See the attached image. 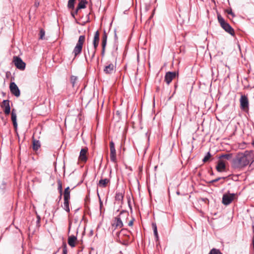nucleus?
<instances>
[{"label":"nucleus","instance_id":"29","mask_svg":"<svg viewBox=\"0 0 254 254\" xmlns=\"http://www.w3.org/2000/svg\"><path fill=\"white\" fill-rule=\"evenodd\" d=\"M64 196L70 197V189L69 187L65 189L64 192Z\"/></svg>","mask_w":254,"mask_h":254},{"label":"nucleus","instance_id":"36","mask_svg":"<svg viewBox=\"0 0 254 254\" xmlns=\"http://www.w3.org/2000/svg\"><path fill=\"white\" fill-rule=\"evenodd\" d=\"M113 227H119L121 228L123 226V223H114L113 224Z\"/></svg>","mask_w":254,"mask_h":254},{"label":"nucleus","instance_id":"12","mask_svg":"<svg viewBox=\"0 0 254 254\" xmlns=\"http://www.w3.org/2000/svg\"><path fill=\"white\" fill-rule=\"evenodd\" d=\"M1 107L3 109L5 115L9 114L10 112V107L9 106V101L8 100H3L1 105Z\"/></svg>","mask_w":254,"mask_h":254},{"label":"nucleus","instance_id":"2","mask_svg":"<svg viewBox=\"0 0 254 254\" xmlns=\"http://www.w3.org/2000/svg\"><path fill=\"white\" fill-rule=\"evenodd\" d=\"M85 35H80L79 37L76 46L74 48L72 51V54L74 55V59H75L81 54L83 48V45L85 42Z\"/></svg>","mask_w":254,"mask_h":254},{"label":"nucleus","instance_id":"8","mask_svg":"<svg viewBox=\"0 0 254 254\" xmlns=\"http://www.w3.org/2000/svg\"><path fill=\"white\" fill-rule=\"evenodd\" d=\"M241 109L244 111L249 109V100L247 96L242 95L240 99Z\"/></svg>","mask_w":254,"mask_h":254},{"label":"nucleus","instance_id":"52","mask_svg":"<svg viewBox=\"0 0 254 254\" xmlns=\"http://www.w3.org/2000/svg\"><path fill=\"white\" fill-rule=\"evenodd\" d=\"M252 163H254V160L252 162Z\"/></svg>","mask_w":254,"mask_h":254},{"label":"nucleus","instance_id":"3","mask_svg":"<svg viewBox=\"0 0 254 254\" xmlns=\"http://www.w3.org/2000/svg\"><path fill=\"white\" fill-rule=\"evenodd\" d=\"M217 18L221 27L227 33L232 36H234L235 31L231 25L221 16L220 14L217 15Z\"/></svg>","mask_w":254,"mask_h":254},{"label":"nucleus","instance_id":"19","mask_svg":"<svg viewBox=\"0 0 254 254\" xmlns=\"http://www.w3.org/2000/svg\"><path fill=\"white\" fill-rule=\"evenodd\" d=\"M124 198V194L122 192H116L115 195V200L116 201H121V203L123 204Z\"/></svg>","mask_w":254,"mask_h":254},{"label":"nucleus","instance_id":"6","mask_svg":"<svg viewBox=\"0 0 254 254\" xmlns=\"http://www.w3.org/2000/svg\"><path fill=\"white\" fill-rule=\"evenodd\" d=\"M128 216L129 214L127 211H121L119 215L116 217V222H127Z\"/></svg>","mask_w":254,"mask_h":254},{"label":"nucleus","instance_id":"51","mask_svg":"<svg viewBox=\"0 0 254 254\" xmlns=\"http://www.w3.org/2000/svg\"><path fill=\"white\" fill-rule=\"evenodd\" d=\"M253 145H254V141L253 142Z\"/></svg>","mask_w":254,"mask_h":254},{"label":"nucleus","instance_id":"13","mask_svg":"<svg viewBox=\"0 0 254 254\" xmlns=\"http://www.w3.org/2000/svg\"><path fill=\"white\" fill-rule=\"evenodd\" d=\"M110 183V180L109 179L103 178L102 176L101 179L97 184V185L100 188H106Z\"/></svg>","mask_w":254,"mask_h":254},{"label":"nucleus","instance_id":"40","mask_svg":"<svg viewBox=\"0 0 254 254\" xmlns=\"http://www.w3.org/2000/svg\"><path fill=\"white\" fill-rule=\"evenodd\" d=\"M62 195H63V193H62V194L60 193V195L58 198L59 202H60L61 201V200L62 199Z\"/></svg>","mask_w":254,"mask_h":254},{"label":"nucleus","instance_id":"28","mask_svg":"<svg viewBox=\"0 0 254 254\" xmlns=\"http://www.w3.org/2000/svg\"><path fill=\"white\" fill-rule=\"evenodd\" d=\"M58 190H59V193H63V187L62 183L60 180H58Z\"/></svg>","mask_w":254,"mask_h":254},{"label":"nucleus","instance_id":"14","mask_svg":"<svg viewBox=\"0 0 254 254\" xmlns=\"http://www.w3.org/2000/svg\"><path fill=\"white\" fill-rule=\"evenodd\" d=\"M87 152V148H84L81 149L80 152V154L79 156V160L83 162H86L87 160V158L86 156V153Z\"/></svg>","mask_w":254,"mask_h":254},{"label":"nucleus","instance_id":"41","mask_svg":"<svg viewBox=\"0 0 254 254\" xmlns=\"http://www.w3.org/2000/svg\"><path fill=\"white\" fill-rule=\"evenodd\" d=\"M34 5L36 7H38L39 5V2L35 1V2L34 3Z\"/></svg>","mask_w":254,"mask_h":254},{"label":"nucleus","instance_id":"16","mask_svg":"<svg viewBox=\"0 0 254 254\" xmlns=\"http://www.w3.org/2000/svg\"><path fill=\"white\" fill-rule=\"evenodd\" d=\"M216 170L219 172H221L225 170L226 164L222 160H219L216 167Z\"/></svg>","mask_w":254,"mask_h":254},{"label":"nucleus","instance_id":"11","mask_svg":"<svg viewBox=\"0 0 254 254\" xmlns=\"http://www.w3.org/2000/svg\"><path fill=\"white\" fill-rule=\"evenodd\" d=\"M103 71L106 74H112L115 71V67L114 64L108 62L107 63L106 65L105 66Z\"/></svg>","mask_w":254,"mask_h":254},{"label":"nucleus","instance_id":"27","mask_svg":"<svg viewBox=\"0 0 254 254\" xmlns=\"http://www.w3.org/2000/svg\"><path fill=\"white\" fill-rule=\"evenodd\" d=\"M96 50H97V49H95V48H93L91 50L90 52L88 51V54H89V55L91 60L92 59H93L94 57H95V53H96Z\"/></svg>","mask_w":254,"mask_h":254},{"label":"nucleus","instance_id":"26","mask_svg":"<svg viewBox=\"0 0 254 254\" xmlns=\"http://www.w3.org/2000/svg\"><path fill=\"white\" fill-rule=\"evenodd\" d=\"M152 228L153 229L154 234L156 238V240L158 239V234L157 232V228L155 223L152 224Z\"/></svg>","mask_w":254,"mask_h":254},{"label":"nucleus","instance_id":"18","mask_svg":"<svg viewBox=\"0 0 254 254\" xmlns=\"http://www.w3.org/2000/svg\"><path fill=\"white\" fill-rule=\"evenodd\" d=\"M11 115V121H12L13 127L15 129H16L17 127V124L16 122V114L14 109L12 110Z\"/></svg>","mask_w":254,"mask_h":254},{"label":"nucleus","instance_id":"15","mask_svg":"<svg viewBox=\"0 0 254 254\" xmlns=\"http://www.w3.org/2000/svg\"><path fill=\"white\" fill-rule=\"evenodd\" d=\"M99 36L100 34L99 31H96L95 33L93 41V48H95V49H97L100 40Z\"/></svg>","mask_w":254,"mask_h":254},{"label":"nucleus","instance_id":"24","mask_svg":"<svg viewBox=\"0 0 254 254\" xmlns=\"http://www.w3.org/2000/svg\"><path fill=\"white\" fill-rule=\"evenodd\" d=\"M107 42V34L105 30L104 31V33L102 37V45L106 46Z\"/></svg>","mask_w":254,"mask_h":254},{"label":"nucleus","instance_id":"4","mask_svg":"<svg viewBox=\"0 0 254 254\" xmlns=\"http://www.w3.org/2000/svg\"><path fill=\"white\" fill-rule=\"evenodd\" d=\"M13 62L18 69L23 70L25 68L26 64L20 58L14 57Z\"/></svg>","mask_w":254,"mask_h":254},{"label":"nucleus","instance_id":"31","mask_svg":"<svg viewBox=\"0 0 254 254\" xmlns=\"http://www.w3.org/2000/svg\"><path fill=\"white\" fill-rule=\"evenodd\" d=\"M211 155L209 152H208L206 154V155L205 156L204 158L203 159L202 161L203 162H206L209 160L210 158L211 157Z\"/></svg>","mask_w":254,"mask_h":254},{"label":"nucleus","instance_id":"10","mask_svg":"<svg viewBox=\"0 0 254 254\" xmlns=\"http://www.w3.org/2000/svg\"><path fill=\"white\" fill-rule=\"evenodd\" d=\"M11 93L15 96L18 97L20 95V91L17 85L13 82H11L9 85Z\"/></svg>","mask_w":254,"mask_h":254},{"label":"nucleus","instance_id":"7","mask_svg":"<svg viewBox=\"0 0 254 254\" xmlns=\"http://www.w3.org/2000/svg\"><path fill=\"white\" fill-rule=\"evenodd\" d=\"M235 197V193H225L222 197V203L225 205H228L232 202Z\"/></svg>","mask_w":254,"mask_h":254},{"label":"nucleus","instance_id":"43","mask_svg":"<svg viewBox=\"0 0 254 254\" xmlns=\"http://www.w3.org/2000/svg\"><path fill=\"white\" fill-rule=\"evenodd\" d=\"M127 202H128V205H129V207L131 208V206H130V200L129 198H128Z\"/></svg>","mask_w":254,"mask_h":254},{"label":"nucleus","instance_id":"50","mask_svg":"<svg viewBox=\"0 0 254 254\" xmlns=\"http://www.w3.org/2000/svg\"><path fill=\"white\" fill-rule=\"evenodd\" d=\"M36 222H40L39 220H38Z\"/></svg>","mask_w":254,"mask_h":254},{"label":"nucleus","instance_id":"33","mask_svg":"<svg viewBox=\"0 0 254 254\" xmlns=\"http://www.w3.org/2000/svg\"><path fill=\"white\" fill-rule=\"evenodd\" d=\"M209 254H222V253L218 250L213 249L210 251Z\"/></svg>","mask_w":254,"mask_h":254},{"label":"nucleus","instance_id":"22","mask_svg":"<svg viewBox=\"0 0 254 254\" xmlns=\"http://www.w3.org/2000/svg\"><path fill=\"white\" fill-rule=\"evenodd\" d=\"M41 144L39 140L33 139V149L37 150L40 147Z\"/></svg>","mask_w":254,"mask_h":254},{"label":"nucleus","instance_id":"1","mask_svg":"<svg viewBox=\"0 0 254 254\" xmlns=\"http://www.w3.org/2000/svg\"><path fill=\"white\" fill-rule=\"evenodd\" d=\"M252 159L251 154L248 151L238 154L233 160V166L236 168H241L247 166Z\"/></svg>","mask_w":254,"mask_h":254},{"label":"nucleus","instance_id":"32","mask_svg":"<svg viewBox=\"0 0 254 254\" xmlns=\"http://www.w3.org/2000/svg\"><path fill=\"white\" fill-rule=\"evenodd\" d=\"M40 37L39 39L41 40H43L44 39L45 35V32L44 29H41L40 30Z\"/></svg>","mask_w":254,"mask_h":254},{"label":"nucleus","instance_id":"45","mask_svg":"<svg viewBox=\"0 0 254 254\" xmlns=\"http://www.w3.org/2000/svg\"><path fill=\"white\" fill-rule=\"evenodd\" d=\"M176 193H177V194L178 195H180V191H177Z\"/></svg>","mask_w":254,"mask_h":254},{"label":"nucleus","instance_id":"42","mask_svg":"<svg viewBox=\"0 0 254 254\" xmlns=\"http://www.w3.org/2000/svg\"><path fill=\"white\" fill-rule=\"evenodd\" d=\"M63 254H67V251L65 248L63 249Z\"/></svg>","mask_w":254,"mask_h":254},{"label":"nucleus","instance_id":"49","mask_svg":"<svg viewBox=\"0 0 254 254\" xmlns=\"http://www.w3.org/2000/svg\"><path fill=\"white\" fill-rule=\"evenodd\" d=\"M177 85H175V88H177Z\"/></svg>","mask_w":254,"mask_h":254},{"label":"nucleus","instance_id":"46","mask_svg":"<svg viewBox=\"0 0 254 254\" xmlns=\"http://www.w3.org/2000/svg\"><path fill=\"white\" fill-rule=\"evenodd\" d=\"M133 223H128L129 226H132Z\"/></svg>","mask_w":254,"mask_h":254},{"label":"nucleus","instance_id":"9","mask_svg":"<svg viewBox=\"0 0 254 254\" xmlns=\"http://www.w3.org/2000/svg\"><path fill=\"white\" fill-rule=\"evenodd\" d=\"M110 148L111 161L114 163L116 162V151L115 149V144L112 141L110 142Z\"/></svg>","mask_w":254,"mask_h":254},{"label":"nucleus","instance_id":"35","mask_svg":"<svg viewBox=\"0 0 254 254\" xmlns=\"http://www.w3.org/2000/svg\"><path fill=\"white\" fill-rule=\"evenodd\" d=\"M106 46L102 45V52H101V56L103 57L105 55Z\"/></svg>","mask_w":254,"mask_h":254},{"label":"nucleus","instance_id":"34","mask_svg":"<svg viewBox=\"0 0 254 254\" xmlns=\"http://www.w3.org/2000/svg\"><path fill=\"white\" fill-rule=\"evenodd\" d=\"M221 179H225V178H224V177H222V178H221V177H219V178H216V179H214V180H213L210 181L209 182V183H210V184H214V183H216V182H218V181H219V180H221Z\"/></svg>","mask_w":254,"mask_h":254},{"label":"nucleus","instance_id":"38","mask_svg":"<svg viewBox=\"0 0 254 254\" xmlns=\"http://www.w3.org/2000/svg\"><path fill=\"white\" fill-rule=\"evenodd\" d=\"M201 200L207 204H208L209 203V200L207 198H201Z\"/></svg>","mask_w":254,"mask_h":254},{"label":"nucleus","instance_id":"17","mask_svg":"<svg viewBox=\"0 0 254 254\" xmlns=\"http://www.w3.org/2000/svg\"><path fill=\"white\" fill-rule=\"evenodd\" d=\"M64 209L67 212L70 211L69 209V199L70 197L64 196Z\"/></svg>","mask_w":254,"mask_h":254},{"label":"nucleus","instance_id":"47","mask_svg":"<svg viewBox=\"0 0 254 254\" xmlns=\"http://www.w3.org/2000/svg\"><path fill=\"white\" fill-rule=\"evenodd\" d=\"M129 222H130V223L133 222V220H130L129 221Z\"/></svg>","mask_w":254,"mask_h":254},{"label":"nucleus","instance_id":"30","mask_svg":"<svg viewBox=\"0 0 254 254\" xmlns=\"http://www.w3.org/2000/svg\"><path fill=\"white\" fill-rule=\"evenodd\" d=\"M232 157V154H223L221 156L219 157V158H225L227 160H229Z\"/></svg>","mask_w":254,"mask_h":254},{"label":"nucleus","instance_id":"39","mask_svg":"<svg viewBox=\"0 0 254 254\" xmlns=\"http://www.w3.org/2000/svg\"><path fill=\"white\" fill-rule=\"evenodd\" d=\"M227 12L228 13V14L232 15L233 17L235 16L234 13L231 10H227Z\"/></svg>","mask_w":254,"mask_h":254},{"label":"nucleus","instance_id":"44","mask_svg":"<svg viewBox=\"0 0 254 254\" xmlns=\"http://www.w3.org/2000/svg\"><path fill=\"white\" fill-rule=\"evenodd\" d=\"M85 60H86V62H88L87 59V57H86V55L85 54Z\"/></svg>","mask_w":254,"mask_h":254},{"label":"nucleus","instance_id":"20","mask_svg":"<svg viewBox=\"0 0 254 254\" xmlns=\"http://www.w3.org/2000/svg\"><path fill=\"white\" fill-rule=\"evenodd\" d=\"M79 2L77 6V10H80L82 8H85L86 7V4L87 3L86 0H79Z\"/></svg>","mask_w":254,"mask_h":254},{"label":"nucleus","instance_id":"23","mask_svg":"<svg viewBox=\"0 0 254 254\" xmlns=\"http://www.w3.org/2000/svg\"><path fill=\"white\" fill-rule=\"evenodd\" d=\"M77 0H68L67 3V7L69 9L73 10L74 9V5Z\"/></svg>","mask_w":254,"mask_h":254},{"label":"nucleus","instance_id":"5","mask_svg":"<svg viewBox=\"0 0 254 254\" xmlns=\"http://www.w3.org/2000/svg\"><path fill=\"white\" fill-rule=\"evenodd\" d=\"M179 75L178 72L175 71L167 72L165 75L164 80L166 83L169 85L172 81L177 76Z\"/></svg>","mask_w":254,"mask_h":254},{"label":"nucleus","instance_id":"21","mask_svg":"<svg viewBox=\"0 0 254 254\" xmlns=\"http://www.w3.org/2000/svg\"><path fill=\"white\" fill-rule=\"evenodd\" d=\"M76 238L74 236H71L68 238V244L71 247H74L75 245Z\"/></svg>","mask_w":254,"mask_h":254},{"label":"nucleus","instance_id":"25","mask_svg":"<svg viewBox=\"0 0 254 254\" xmlns=\"http://www.w3.org/2000/svg\"><path fill=\"white\" fill-rule=\"evenodd\" d=\"M70 82L72 84V87L75 86L76 82L77 80V77L74 75H71L70 78Z\"/></svg>","mask_w":254,"mask_h":254},{"label":"nucleus","instance_id":"37","mask_svg":"<svg viewBox=\"0 0 254 254\" xmlns=\"http://www.w3.org/2000/svg\"><path fill=\"white\" fill-rule=\"evenodd\" d=\"M78 10H77V8L76 7L75 11L74 12L71 13V14L73 17H74V18L75 17V15L77 14Z\"/></svg>","mask_w":254,"mask_h":254},{"label":"nucleus","instance_id":"48","mask_svg":"<svg viewBox=\"0 0 254 254\" xmlns=\"http://www.w3.org/2000/svg\"><path fill=\"white\" fill-rule=\"evenodd\" d=\"M253 232L254 233V226H253Z\"/></svg>","mask_w":254,"mask_h":254}]
</instances>
